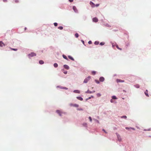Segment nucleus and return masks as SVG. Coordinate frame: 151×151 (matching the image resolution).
I'll list each match as a JSON object with an SVG mask.
<instances>
[{
	"label": "nucleus",
	"instance_id": "nucleus-1",
	"mask_svg": "<svg viewBox=\"0 0 151 151\" xmlns=\"http://www.w3.org/2000/svg\"><path fill=\"white\" fill-rule=\"evenodd\" d=\"M36 56V54L34 52H32L30 54L28 55V57L30 58V57H32Z\"/></svg>",
	"mask_w": 151,
	"mask_h": 151
},
{
	"label": "nucleus",
	"instance_id": "nucleus-2",
	"mask_svg": "<svg viewBox=\"0 0 151 151\" xmlns=\"http://www.w3.org/2000/svg\"><path fill=\"white\" fill-rule=\"evenodd\" d=\"M90 78V76L88 77L87 78H86L84 81L83 82L84 83H87L88 81L89 80Z\"/></svg>",
	"mask_w": 151,
	"mask_h": 151
},
{
	"label": "nucleus",
	"instance_id": "nucleus-3",
	"mask_svg": "<svg viewBox=\"0 0 151 151\" xmlns=\"http://www.w3.org/2000/svg\"><path fill=\"white\" fill-rule=\"evenodd\" d=\"M70 105L71 106H73L76 107H78L79 106V105L78 104H71Z\"/></svg>",
	"mask_w": 151,
	"mask_h": 151
},
{
	"label": "nucleus",
	"instance_id": "nucleus-4",
	"mask_svg": "<svg viewBox=\"0 0 151 151\" xmlns=\"http://www.w3.org/2000/svg\"><path fill=\"white\" fill-rule=\"evenodd\" d=\"M90 4L91 5V6L93 8L95 6V4H94L91 1H90Z\"/></svg>",
	"mask_w": 151,
	"mask_h": 151
},
{
	"label": "nucleus",
	"instance_id": "nucleus-5",
	"mask_svg": "<svg viewBox=\"0 0 151 151\" xmlns=\"http://www.w3.org/2000/svg\"><path fill=\"white\" fill-rule=\"evenodd\" d=\"M93 22H98V19L96 17H94L93 19Z\"/></svg>",
	"mask_w": 151,
	"mask_h": 151
},
{
	"label": "nucleus",
	"instance_id": "nucleus-6",
	"mask_svg": "<svg viewBox=\"0 0 151 151\" xmlns=\"http://www.w3.org/2000/svg\"><path fill=\"white\" fill-rule=\"evenodd\" d=\"M56 112L58 113L60 116H61V114L62 112L61 111L59 110H57L56 111Z\"/></svg>",
	"mask_w": 151,
	"mask_h": 151
},
{
	"label": "nucleus",
	"instance_id": "nucleus-7",
	"mask_svg": "<svg viewBox=\"0 0 151 151\" xmlns=\"http://www.w3.org/2000/svg\"><path fill=\"white\" fill-rule=\"evenodd\" d=\"M104 78L103 77H101L100 78L99 81H100L103 82L104 81Z\"/></svg>",
	"mask_w": 151,
	"mask_h": 151
},
{
	"label": "nucleus",
	"instance_id": "nucleus-8",
	"mask_svg": "<svg viewBox=\"0 0 151 151\" xmlns=\"http://www.w3.org/2000/svg\"><path fill=\"white\" fill-rule=\"evenodd\" d=\"M5 45V44H4L2 41H0V46L2 47L3 46H4Z\"/></svg>",
	"mask_w": 151,
	"mask_h": 151
},
{
	"label": "nucleus",
	"instance_id": "nucleus-9",
	"mask_svg": "<svg viewBox=\"0 0 151 151\" xmlns=\"http://www.w3.org/2000/svg\"><path fill=\"white\" fill-rule=\"evenodd\" d=\"M116 81L117 83L119 82H124V80H121L120 79H117Z\"/></svg>",
	"mask_w": 151,
	"mask_h": 151
},
{
	"label": "nucleus",
	"instance_id": "nucleus-10",
	"mask_svg": "<svg viewBox=\"0 0 151 151\" xmlns=\"http://www.w3.org/2000/svg\"><path fill=\"white\" fill-rule=\"evenodd\" d=\"M73 10H74V11L75 12H78V10L76 7V6H73Z\"/></svg>",
	"mask_w": 151,
	"mask_h": 151
},
{
	"label": "nucleus",
	"instance_id": "nucleus-11",
	"mask_svg": "<svg viewBox=\"0 0 151 151\" xmlns=\"http://www.w3.org/2000/svg\"><path fill=\"white\" fill-rule=\"evenodd\" d=\"M64 68L66 69H68L69 68V67L67 65H64Z\"/></svg>",
	"mask_w": 151,
	"mask_h": 151
},
{
	"label": "nucleus",
	"instance_id": "nucleus-12",
	"mask_svg": "<svg viewBox=\"0 0 151 151\" xmlns=\"http://www.w3.org/2000/svg\"><path fill=\"white\" fill-rule=\"evenodd\" d=\"M145 93L147 96L149 97V96L148 94V91L147 90H146V91L145 92Z\"/></svg>",
	"mask_w": 151,
	"mask_h": 151
},
{
	"label": "nucleus",
	"instance_id": "nucleus-13",
	"mask_svg": "<svg viewBox=\"0 0 151 151\" xmlns=\"http://www.w3.org/2000/svg\"><path fill=\"white\" fill-rule=\"evenodd\" d=\"M77 98L80 101H82L83 100V99L81 97H77Z\"/></svg>",
	"mask_w": 151,
	"mask_h": 151
},
{
	"label": "nucleus",
	"instance_id": "nucleus-14",
	"mask_svg": "<svg viewBox=\"0 0 151 151\" xmlns=\"http://www.w3.org/2000/svg\"><path fill=\"white\" fill-rule=\"evenodd\" d=\"M68 57L70 59V60H72L74 61V60L73 58L71 56H68Z\"/></svg>",
	"mask_w": 151,
	"mask_h": 151
},
{
	"label": "nucleus",
	"instance_id": "nucleus-15",
	"mask_svg": "<svg viewBox=\"0 0 151 151\" xmlns=\"http://www.w3.org/2000/svg\"><path fill=\"white\" fill-rule=\"evenodd\" d=\"M117 138H118L119 140L120 141H121V138L120 136L119 135H117Z\"/></svg>",
	"mask_w": 151,
	"mask_h": 151
},
{
	"label": "nucleus",
	"instance_id": "nucleus-16",
	"mask_svg": "<svg viewBox=\"0 0 151 151\" xmlns=\"http://www.w3.org/2000/svg\"><path fill=\"white\" fill-rule=\"evenodd\" d=\"M74 92L77 93H80V91L78 90H75L74 91Z\"/></svg>",
	"mask_w": 151,
	"mask_h": 151
},
{
	"label": "nucleus",
	"instance_id": "nucleus-17",
	"mask_svg": "<svg viewBox=\"0 0 151 151\" xmlns=\"http://www.w3.org/2000/svg\"><path fill=\"white\" fill-rule=\"evenodd\" d=\"M63 57L65 59H66V60H68V58H67V57H66V56H65V55H63Z\"/></svg>",
	"mask_w": 151,
	"mask_h": 151
},
{
	"label": "nucleus",
	"instance_id": "nucleus-18",
	"mask_svg": "<svg viewBox=\"0 0 151 151\" xmlns=\"http://www.w3.org/2000/svg\"><path fill=\"white\" fill-rule=\"evenodd\" d=\"M44 62L43 61L40 60L39 61V63L40 64H42L44 63Z\"/></svg>",
	"mask_w": 151,
	"mask_h": 151
},
{
	"label": "nucleus",
	"instance_id": "nucleus-19",
	"mask_svg": "<svg viewBox=\"0 0 151 151\" xmlns=\"http://www.w3.org/2000/svg\"><path fill=\"white\" fill-rule=\"evenodd\" d=\"M54 66L56 68L58 66V64L56 63H55L54 64Z\"/></svg>",
	"mask_w": 151,
	"mask_h": 151
},
{
	"label": "nucleus",
	"instance_id": "nucleus-20",
	"mask_svg": "<svg viewBox=\"0 0 151 151\" xmlns=\"http://www.w3.org/2000/svg\"><path fill=\"white\" fill-rule=\"evenodd\" d=\"M96 71H92L91 72L92 74L93 75H95L96 74Z\"/></svg>",
	"mask_w": 151,
	"mask_h": 151
},
{
	"label": "nucleus",
	"instance_id": "nucleus-21",
	"mask_svg": "<svg viewBox=\"0 0 151 151\" xmlns=\"http://www.w3.org/2000/svg\"><path fill=\"white\" fill-rule=\"evenodd\" d=\"M99 42L98 41H96L95 42L94 44L96 45H98L99 44Z\"/></svg>",
	"mask_w": 151,
	"mask_h": 151
},
{
	"label": "nucleus",
	"instance_id": "nucleus-22",
	"mask_svg": "<svg viewBox=\"0 0 151 151\" xmlns=\"http://www.w3.org/2000/svg\"><path fill=\"white\" fill-rule=\"evenodd\" d=\"M135 86L137 88H139V84H136L135 85Z\"/></svg>",
	"mask_w": 151,
	"mask_h": 151
},
{
	"label": "nucleus",
	"instance_id": "nucleus-23",
	"mask_svg": "<svg viewBox=\"0 0 151 151\" xmlns=\"http://www.w3.org/2000/svg\"><path fill=\"white\" fill-rule=\"evenodd\" d=\"M116 48H117V49H118L120 50H122V49H121V48H119V47H118V45H116Z\"/></svg>",
	"mask_w": 151,
	"mask_h": 151
},
{
	"label": "nucleus",
	"instance_id": "nucleus-24",
	"mask_svg": "<svg viewBox=\"0 0 151 151\" xmlns=\"http://www.w3.org/2000/svg\"><path fill=\"white\" fill-rule=\"evenodd\" d=\"M112 98L113 99H117V98L116 97V96H113L112 97Z\"/></svg>",
	"mask_w": 151,
	"mask_h": 151
},
{
	"label": "nucleus",
	"instance_id": "nucleus-25",
	"mask_svg": "<svg viewBox=\"0 0 151 151\" xmlns=\"http://www.w3.org/2000/svg\"><path fill=\"white\" fill-rule=\"evenodd\" d=\"M58 29H60L62 30L63 29V27L62 26L59 27H58Z\"/></svg>",
	"mask_w": 151,
	"mask_h": 151
},
{
	"label": "nucleus",
	"instance_id": "nucleus-26",
	"mask_svg": "<svg viewBox=\"0 0 151 151\" xmlns=\"http://www.w3.org/2000/svg\"><path fill=\"white\" fill-rule=\"evenodd\" d=\"M79 35H78V33H76L75 34V36L77 38L78 37Z\"/></svg>",
	"mask_w": 151,
	"mask_h": 151
},
{
	"label": "nucleus",
	"instance_id": "nucleus-27",
	"mask_svg": "<svg viewBox=\"0 0 151 151\" xmlns=\"http://www.w3.org/2000/svg\"><path fill=\"white\" fill-rule=\"evenodd\" d=\"M121 117L122 118H123L126 119L127 118V117L126 116H121Z\"/></svg>",
	"mask_w": 151,
	"mask_h": 151
},
{
	"label": "nucleus",
	"instance_id": "nucleus-28",
	"mask_svg": "<svg viewBox=\"0 0 151 151\" xmlns=\"http://www.w3.org/2000/svg\"><path fill=\"white\" fill-rule=\"evenodd\" d=\"M11 49L12 50H14V51H16L17 50V49L12 48H11Z\"/></svg>",
	"mask_w": 151,
	"mask_h": 151
},
{
	"label": "nucleus",
	"instance_id": "nucleus-29",
	"mask_svg": "<svg viewBox=\"0 0 151 151\" xmlns=\"http://www.w3.org/2000/svg\"><path fill=\"white\" fill-rule=\"evenodd\" d=\"M95 81L96 83L98 84H99L100 83L99 81L97 80H95Z\"/></svg>",
	"mask_w": 151,
	"mask_h": 151
},
{
	"label": "nucleus",
	"instance_id": "nucleus-30",
	"mask_svg": "<svg viewBox=\"0 0 151 151\" xmlns=\"http://www.w3.org/2000/svg\"><path fill=\"white\" fill-rule=\"evenodd\" d=\"M88 118H89V119L90 120V121L91 122L92 121V119H91V117L89 116Z\"/></svg>",
	"mask_w": 151,
	"mask_h": 151
},
{
	"label": "nucleus",
	"instance_id": "nucleus-31",
	"mask_svg": "<svg viewBox=\"0 0 151 151\" xmlns=\"http://www.w3.org/2000/svg\"><path fill=\"white\" fill-rule=\"evenodd\" d=\"M104 43L103 42H101L100 43V45H104Z\"/></svg>",
	"mask_w": 151,
	"mask_h": 151
},
{
	"label": "nucleus",
	"instance_id": "nucleus-32",
	"mask_svg": "<svg viewBox=\"0 0 151 151\" xmlns=\"http://www.w3.org/2000/svg\"><path fill=\"white\" fill-rule=\"evenodd\" d=\"M54 25L55 26H57L58 25V24L56 22H55L54 23Z\"/></svg>",
	"mask_w": 151,
	"mask_h": 151
},
{
	"label": "nucleus",
	"instance_id": "nucleus-33",
	"mask_svg": "<svg viewBox=\"0 0 151 151\" xmlns=\"http://www.w3.org/2000/svg\"><path fill=\"white\" fill-rule=\"evenodd\" d=\"M61 88L63 89H66V90L68 89V88H66V87H62V88Z\"/></svg>",
	"mask_w": 151,
	"mask_h": 151
},
{
	"label": "nucleus",
	"instance_id": "nucleus-34",
	"mask_svg": "<svg viewBox=\"0 0 151 151\" xmlns=\"http://www.w3.org/2000/svg\"><path fill=\"white\" fill-rule=\"evenodd\" d=\"M88 43L89 44H91L92 43V42L91 41H89L88 42Z\"/></svg>",
	"mask_w": 151,
	"mask_h": 151
},
{
	"label": "nucleus",
	"instance_id": "nucleus-35",
	"mask_svg": "<svg viewBox=\"0 0 151 151\" xmlns=\"http://www.w3.org/2000/svg\"><path fill=\"white\" fill-rule=\"evenodd\" d=\"M99 5V4H97L96 5H95V6H96V7L98 6Z\"/></svg>",
	"mask_w": 151,
	"mask_h": 151
},
{
	"label": "nucleus",
	"instance_id": "nucleus-36",
	"mask_svg": "<svg viewBox=\"0 0 151 151\" xmlns=\"http://www.w3.org/2000/svg\"><path fill=\"white\" fill-rule=\"evenodd\" d=\"M97 95L99 97V96H100L101 95L99 93L97 94Z\"/></svg>",
	"mask_w": 151,
	"mask_h": 151
},
{
	"label": "nucleus",
	"instance_id": "nucleus-37",
	"mask_svg": "<svg viewBox=\"0 0 151 151\" xmlns=\"http://www.w3.org/2000/svg\"><path fill=\"white\" fill-rule=\"evenodd\" d=\"M69 1L70 2H73V0H69Z\"/></svg>",
	"mask_w": 151,
	"mask_h": 151
},
{
	"label": "nucleus",
	"instance_id": "nucleus-38",
	"mask_svg": "<svg viewBox=\"0 0 151 151\" xmlns=\"http://www.w3.org/2000/svg\"><path fill=\"white\" fill-rule=\"evenodd\" d=\"M67 73V71H66L65 72H64V73L65 74H66Z\"/></svg>",
	"mask_w": 151,
	"mask_h": 151
},
{
	"label": "nucleus",
	"instance_id": "nucleus-39",
	"mask_svg": "<svg viewBox=\"0 0 151 151\" xmlns=\"http://www.w3.org/2000/svg\"><path fill=\"white\" fill-rule=\"evenodd\" d=\"M103 130L105 133H107V132H106V131L104 129H103Z\"/></svg>",
	"mask_w": 151,
	"mask_h": 151
},
{
	"label": "nucleus",
	"instance_id": "nucleus-40",
	"mask_svg": "<svg viewBox=\"0 0 151 151\" xmlns=\"http://www.w3.org/2000/svg\"><path fill=\"white\" fill-rule=\"evenodd\" d=\"M111 101V102H112V103L113 102V100H112V99H111V101Z\"/></svg>",
	"mask_w": 151,
	"mask_h": 151
},
{
	"label": "nucleus",
	"instance_id": "nucleus-41",
	"mask_svg": "<svg viewBox=\"0 0 151 151\" xmlns=\"http://www.w3.org/2000/svg\"><path fill=\"white\" fill-rule=\"evenodd\" d=\"M126 129H129V128L128 127H126Z\"/></svg>",
	"mask_w": 151,
	"mask_h": 151
},
{
	"label": "nucleus",
	"instance_id": "nucleus-42",
	"mask_svg": "<svg viewBox=\"0 0 151 151\" xmlns=\"http://www.w3.org/2000/svg\"><path fill=\"white\" fill-rule=\"evenodd\" d=\"M3 1L4 2H6L7 1V0H3Z\"/></svg>",
	"mask_w": 151,
	"mask_h": 151
},
{
	"label": "nucleus",
	"instance_id": "nucleus-43",
	"mask_svg": "<svg viewBox=\"0 0 151 151\" xmlns=\"http://www.w3.org/2000/svg\"><path fill=\"white\" fill-rule=\"evenodd\" d=\"M24 29H25V30H26L27 28L26 27H25V28H24Z\"/></svg>",
	"mask_w": 151,
	"mask_h": 151
},
{
	"label": "nucleus",
	"instance_id": "nucleus-44",
	"mask_svg": "<svg viewBox=\"0 0 151 151\" xmlns=\"http://www.w3.org/2000/svg\"><path fill=\"white\" fill-rule=\"evenodd\" d=\"M132 129H133V130H134V129L133 128H131Z\"/></svg>",
	"mask_w": 151,
	"mask_h": 151
},
{
	"label": "nucleus",
	"instance_id": "nucleus-45",
	"mask_svg": "<svg viewBox=\"0 0 151 151\" xmlns=\"http://www.w3.org/2000/svg\"><path fill=\"white\" fill-rule=\"evenodd\" d=\"M78 110H81V109H79Z\"/></svg>",
	"mask_w": 151,
	"mask_h": 151
}]
</instances>
